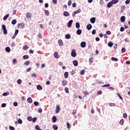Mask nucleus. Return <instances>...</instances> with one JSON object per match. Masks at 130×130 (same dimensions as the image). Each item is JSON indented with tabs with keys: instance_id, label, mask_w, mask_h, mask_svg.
<instances>
[{
	"instance_id": "1",
	"label": "nucleus",
	"mask_w": 130,
	"mask_h": 130,
	"mask_svg": "<svg viewBox=\"0 0 130 130\" xmlns=\"http://www.w3.org/2000/svg\"><path fill=\"white\" fill-rule=\"evenodd\" d=\"M2 29L4 32V34L5 35H6V34H8V30H7V27H6V25L5 24L2 25Z\"/></svg>"
},
{
	"instance_id": "2",
	"label": "nucleus",
	"mask_w": 130,
	"mask_h": 130,
	"mask_svg": "<svg viewBox=\"0 0 130 130\" xmlns=\"http://www.w3.org/2000/svg\"><path fill=\"white\" fill-rule=\"evenodd\" d=\"M71 55L73 57H76L77 56V53H76V49H73L72 50Z\"/></svg>"
},
{
	"instance_id": "3",
	"label": "nucleus",
	"mask_w": 130,
	"mask_h": 130,
	"mask_svg": "<svg viewBox=\"0 0 130 130\" xmlns=\"http://www.w3.org/2000/svg\"><path fill=\"white\" fill-rule=\"evenodd\" d=\"M24 27H25V24L24 23H18V27L21 28V29H23Z\"/></svg>"
},
{
	"instance_id": "4",
	"label": "nucleus",
	"mask_w": 130,
	"mask_h": 130,
	"mask_svg": "<svg viewBox=\"0 0 130 130\" xmlns=\"http://www.w3.org/2000/svg\"><path fill=\"white\" fill-rule=\"evenodd\" d=\"M72 24H73V20H71L68 22L67 24L68 28H71V27H72Z\"/></svg>"
},
{
	"instance_id": "5",
	"label": "nucleus",
	"mask_w": 130,
	"mask_h": 130,
	"mask_svg": "<svg viewBox=\"0 0 130 130\" xmlns=\"http://www.w3.org/2000/svg\"><path fill=\"white\" fill-rule=\"evenodd\" d=\"M90 22L92 23V24H94L95 22H96V18L95 17H92L90 19Z\"/></svg>"
},
{
	"instance_id": "6",
	"label": "nucleus",
	"mask_w": 130,
	"mask_h": 130,
	"mask_svg": "<svg viewBox=\"0 0 130 130\" xmlns=\"http://www.w3.org/2000/svg\"><path fill=\"white\" fill-rule=\"evenodd\" d=\"M112 5L113 4L112 2L111 1L107 4V7L108 8H111V7H112Z\"/></svg>"
},
{
	"instance_id": "7",
	"label": "nucleus",
	"mask_w": 130,
	"mask_h": 130,
	"mask_svg": "<svg viewBox=\"0 0 130 130\" xmlns=\"http://www.w3.org/2000/svg\"><path fill=\"white\" fill-rule=\"evenodd\" d=\"M67 84H68V81L67 80L62 81V86H63L64 87L67 86Z\"/></svg>"
},
{
	"instance_id": "8",
	"label": "nucleus",
	"mask_w": 130,
	"mask_h": 130,
	"mask_svg": "<svg viewBox=\"0 0 130 130\" xmlns=\"http://www.w3.org/2000/svg\"><path fill=\"white\" fill-rule=\"evenodd\" d=\"M54 56L55 58H59V56H58V53H57V52H55L54 53Z\"/></svg>"
},
{
	"instance_id": "9",
	"label": "nucleus",
	"mask_w": 130,
	"mask_h": 130,
	"mask_svg": "<svg viewBox=\"0 0 130 130\" xmlns=\"http://www.w3.org/2000/svg\"><path fill=\"white\" fill-rule=\"evenodd\" d=\"M58 44L59 45V46H62V45L63 44V42H62V40H59L58 41Z\"/></svg>"
},
{
	"instance_id": "10",
	"label": "nucleus",
	"mask_w": 130,
	"mask_h": 130,
	"mask_svg": "<svg viewBox=\"0 0 130 130\" xmlns=\"http://www.w3.org/2000/svg\"><path fill=\"white\" fill-rule=\"evenodd\" d=\"M63 15L64 16V17H69V16H70V13L68 12V11H64Z\"/></svg>"
},
{
	"instance_id": "11",
	"label": "nucleus",
	"mask_w": 130,
	"mask_h": 130,
	"mask_svg": "<svg viewBox=\"0 0 130 130\" xmlns=\"http://www.w3.org/2000/svg\"><path fill=\"white\" fill-rule=\"evenodd\" d=\"M81 47H82V48H84V47H86V42H82L80 44Z\"/></svg>"
},
{
	"instance_id": "12",
	"label": "nucleus",
	"mask_w": 130,
	"mask_h": 130,
	"mask_svg": "<svg viewBox=\"0 0 130 130\" xmlns=\"http://www.w3.org/2000/svg\"><path fill=\"white\" fill-rule=\"evenodd\" d=\"M60 111V108L59 107V106H57L56 108V113H58L59 111Z\"/></svg>"
},
{
	"instance_id": "13",
	"label": "nucleus",
	"mask_w": 130,
	"mask_h": 130,
	"mask_svg": "<svg viewBox=\"0 0 130 130\" xmlns=\"http://www.w3.org/2000/svg\"><path fill=\"white\" fill-rule=\"evenodd\" d=\"M26 16L27 19H28V18H30L32 17V14H31V13H27L26 14Z\"/></svg>"
},
{
	"instance_id": "14",
	"label": "nucleus",
	"mask_w": 130,
	"mask_h": 130,
	"mask_svg": "<svg viewBox=\"0 0 130 130\" xmlns=\"http://www.w3.org/2000/svg\"><path fill=\"white\" fill-rule=\"evenodd\" d=\"M76 33L77 35H81V34H82V30L81 29H78L77 30Z\"/></svg>"
},
{
	"instance_id": "15",
	"label": "nucleus",
	"mask_w": 130,
	"mask_h": 130,
	"mask_svg": "<svg viewBox=\"0 0 130 130\" xmlns=\"http://www.w3.org/2000/svg\"><path fill=\"white\" fill-rule=\"evenodd\" d=\"M32 98H28L27 99V102H28V103H30V104H31V103H32Z\"/></svg>"
},
{
	"instance_id": "16",
	"label": "nucleus",
	"mask_w": 130,
	"mask_h": 130,
	"mask_svg": "<svg viewBox=\"0 0 130 130\" xmlns=\"http://www.w3.org/2000/svg\"><path fill=\"white\" fill-rule=\"evenodd\" d=\"M86 28L87 30H91L92 29V25L91 24H89L87 25Z\"/></svg>"
},
{
	"instance_id": "17",
	"label": "nucleus",
	"mask_w": 130,
	"mask_h": 130,
	"mask_svg": "<svg viewBox=\"0 0 130 130\" xmlns=\"http://www.w3.org/2000/svg\"><path fill=\"white\" fill-rule=\"evenodd\" d=\"M120 21L121 22H124L125 21V16H121L120 18Z\"/></svg>"
},
{
	"instance_id": "18",
	"label": "nucleus",
	"mask_w": 130,
	"mask_h": 130,
	"mask_svg": "<svg viewBox=\"0 0 130 130\" xmlns=\"http://www.w3.org/2000/svg\"><path fill=\"white\" fill-rule=\"evenodd\" d=\"M81 12H82V10L81 9H78V10L74 11V13L77 15V14H79V13H81Z\"/></svg>"
},
{
	"instance_id": "19",
	"label": "nucleus",
	"mask_w": 130,
	"mask_h": 130,
	"mask_svg": "<svg viewBox=\"0 0 130 130\" xmlns=\"http://www.w3.org/2000/svg\"><path fill=\"white\" fill-rule=\"evenodd\" d=\"M64 77L65 79H68V78L69 77V73L68 72L64 73Z\"/></svg>"
},
{
	"instance_id": "20",
	"label": "nucleus",
	"mask_w": 130,
	"mask_h": 130,
	"mask_svg": "<svg viewBox=\"0 0 130 130\" xmlns=\"http://www.w3.org/2000/svg\"><path fill=\"white\" fill-rule=\"evenodd\" d=\"M52 122H56V117L55 116H53L52 118Z\"/></svg>"
},
{
	"instance_id": "21",
	"label": "nucleus",
	"mask_w": 130,
	"mask_h": 130,
	"mask_svg": "<svg viewBox=\"0 0 130 130\" xmlns=\"http://www.w3.org/2000/svg\"><path fill=\"white\" fill-rule=\"evenodd\" d=\"M111 2L113 5H115L118 3V0H112Z\"/></svg>"
},
{
	"instance_id": "22",
	"label": "nucleus",
	"mask_w": 130,
	"mask_h": 130,
	"mask_svg": "<svg viewBox=\"0 0 130 130\" xmlns=\"http://www.w3.org/2000/svg\"><path fill=\"white\" fill-rule=\"evenodd\" d=\"M73 63L75 67H77L78 66V60H75L73 61Z\"/></svg>"
},
{
	"instance_id": "23",
	"label": "nucleus",
	"mask_w": 130,
	"mask_h": 130,
	"mask_svg": "<svg viewBox=\"0 0 130 130\" xmlns=\"http://www.w3.org/2000/svg\"><path fill=\"white\" fill-rule=\"evenodd\" d=\"M9 16H10V14H6L3 18V20L4 21H6V20H7V19H8V18H9Z\"/></svg>"
},
{
	"instance_id": "24",
	"label": "nucleus",
	"mask_w": 130,
	"mask_h": 130,
	"mask_svg": "<svg viewBox=\"0 0 130 130\" xmlns=\"http://www.w3.org/2000/svg\"><path fill=\"white\" fill-rule=\"evenodd\" d=\"M5 50L6 52H11V48L10 47H7L5 48Z\"/></svg>"
},
{
	"instance_id": "25",
	"label": "nucleus",
	"mask_w": 130,
	"mask_h": 130,
	"mask_svg": "<svg viewBox=\"0 0 130 130\" xmlns=\"http://www.w3.org/2000/svg\"><path fill=\"white\" fill-rule=\"evenodd\" d=\"M112 60H113L114 61H118V59L117 58H115L114 57H112L111 58Z\"/></svg>"
},
{
	"instance_id": "26",
	"label": "nucleus",
	"mask_w": 130,
	"mask_h": 130,
	"mask_svg": "<svg viewBox=\"0 0 130 130\" xmlns=\"http://www.w3.org/2000/svg\"><path fill=\"white\" fill-rule=\"evenodd\" d=\"M37 89H38V90H42V86H41L40 85H37Z\"/></svg>"
},
{
	"instance_id": "27",
	"label": "nucleus",
	"mask_w": 130,
	"mask_h": 130,
	"mask_svg": "<svg viewBox=\"0 0 130 130\" xmlns=\"http://www.w3.org/2000/svg\"><path fill=\"white\" fill-rule=\"evenodd\" d=\"M17 121H18L19 124H22V123H23V121L22 120V119H21L20 118L17 120Z\"/></svg>"
},
{
	"instance_id": "28",
	"label": "nucleus",
	"mask_w": 130,
	"mask_h": 130,
	"mask_svg": "<svg viewBox=\"0 0 130 130\" xmlns=\"http://www.w3.org/2000/svg\"><path fill=\"white\" fill-rule=\"evenodd\" d=\"M23 59H28L29 58V55H25L23 56Z\"/></svg>"
},
{
	"instance_id": "29",
	"label": "nucleus",
	"mask_w": 130,
	"mask_h": 130,
	"mask_svg": "<svg viewBox=\"0 0 130 130\" xmlns=\"http://www.w3.org/2000/svg\"><path fill=\"white\" fill-rule=\"evenodd\" d=\"M76 28H77V29H79L80 28V23L79 22H76Z\"/></svg>"
},
{
	"instance_id": "30",
	"label": "nucleus",
	"mask_w": 130,
	"mask_h": 130,
	"mask_svg": "<svg viewBox=\"0 0 130 130\" xmlns=\"http://www.w3.org/2000/svg\"><path fill=\"white\" fill-rule=\"evenodd\" d=\"M16 23H17V20L16 19H14L12 21V25H16Z\"/></svg>"
},
{
	"instance_id": "31",
	"label": "nucleus",
	"mask_w": 130,
	"mask_h": 130,
	"mask_svg": "<svg viewBox=\"0 0 130 130\" xmlns=\"http://www.w3.org/2000/svg\"><path fill=\"white\" fill-rule=\"evenodd\" d=\"M65 38H66V39H70V38H71V35H70L69 34L66 35L65 36Z\"/></svg>"
},
{
	"instance_id": "32",
	"label": "nucleus",
	"mask_w": 130,
	"mask_h": 130,
	"mask_svg": "<svg viewBox=\"0 0 130 130\" xmlns=\"http://www.w3.org/2000/svg\"><path fill=\"white\" fill-rule=\"evenodd\" d=\"M28 48H29V47H28L27 45H24V46H23V49L24 50H27V49H28Z\"/></svg>"
},
{
	"instance_id": "33",
	"label": "nucleus",
	"mask_w": 130,
	"mask_h": 130,
	"mask_svg": "<svg viewBox=\"0 0 130 130\" xmlns=\"http://www.w3.org/2000/svg\"><path fill=\"white\" fill-rule=\"evenodd\" d=\"M109 106H111V107H115V104H114V103H110L109 104Z\"/></svg>"
},
{
	"instance_id": "34",
	"label": "nucleus",
	"mask_w": 130,
	"mask_h": 130,
	"mask_svg": "<svg viewBox=\"0 0 130 130\" xmlns=\"http://www.w3.org/2000/svg\"><path fill=\"white\" fill-rule=\"evenodd\" d=\"M35 128L37 130H42L41 128H40V127L39 126V125H37L35 126Z\"/></svg>"
},
{
	"instance_id": "35",
	"label": "nucleus",
	"mask_w": 130,
	"mask_h": 130,
	"mask_svg": "<svg viewBox=\"0 0 130 130\" xmlns=\"http://www.w3.org/2000/svg\"><path fill=\"white\" fill-rule=\"evenodd\" d=\"M108 45L109 47H112V46H113V43H112V42H109L108 44Z\"/></svg>"
},
{
	"instance_id": "36",
	"label": "nucleus",
	"mask_w": 130,
	"mask_h": 130,
	"mask_svg": "<svg viewBox=\"0 0 130 130\" xmlns=\"http://www.w3.org/2000/svg\"><path fill=\"white\" fill-rule=\"evenodd\" d=\"M64 91L67 94H69V88L68 87H65L64 88Z\"/></svg>"
},
{
	"instance_id": "37",
	"label": "nucleus",
	"mask_w": 130,
	"mask_h": 130,
	"mask_svg": "<svg viewBox=\"0 0 130 130\" xmlns=\"http://www.w3.org/2000/svg\"><path fill=\"white\" fill-rule=\"evenodd\" d=\"M18 33H19V30H18V29H16L15 30V34H14V37L15 36H17V35H18Z\"/></svg>"
},
{
	"instance_id": "38",
	"label": "nucleus",
	"mask_w": 130,
	"mask_h": 130,
	"mask_svg": "<svg viewBox=\"0 0 130 130\" xmlns=\"http://www.w3.org/2000/svg\"><path fill=\"white\" fill-rule=\"evenodd\" d=\"M27 120H28V121H32V117L28 116V117H27Z\"/></svg>"
},
{
	"instance_id": "39",
	"label": "nucleus",
	"mask_w": 130,
	"mask_h": 130,
	"mask_svg": "<svg viewBox=\"0 0 130 130\" xmlns=\"http://www.w3.org/2000/svg\"><path fill=\"white\" fill-rule=\"evenodd\" d=\"M85 74V70H83L80 72V75H81V76H83V75Z\"/></svg>"
},
{
	"instance_id": "40",
	"label": "nucleus",
	"mask_w": 130,
	"mask_h": 130,
	"mask_svg": "<svg viewBox=\"0 0 130 130\" xmlns=\"http://www.w3.org/2000/svg\"><path fill=\"white\" fill-rule=\"evenodd\" d=\"M17 84H18V85H21V84H22V80H21V79H18L17 80Z\"/></svg>"
},
{
	"instance_id": "41",
	"label": "nucleus",
	"mask_w": 130,
	"mask_h": 130,
	"mask_svg": "<svg viewBox=\"0 0 130 130\" xmlns=\"http://www.w3.org/2000/svg\"><path fill=\"white\" fill-rule=\"evenodd\" d=\"M45 13L46 16H49V12L48 10H45Z\"/></svg>"
},
{
	"instance_id": "42",
	"label": "nucleus",
	"mask_w": 130,
	"mask_h": 130,
	"mask_svg": "<svg viewBox=\"0 0 130 130\" xmlns=\"http://www.w3.org/2000/svg\"><path fill=\"white\" fill-rule=\"evenodd\" d=\"M34 105L35 106H38V105H39V103H38V102H35Z\"/></svg>"
},
{
	"instance_id": "43",
	"label": "nucleus",
	"mask_w": 130,
	"mask_h": 130,
	"mask_svg": "<svg viewBox=\"0 0 130 130\" xmlns=\"http://www.w3.org/2000/svg\"><path fill=\"white\" fill-rule=\"evenodd\" d=\"M67 128H71V124H70V123L68 122L67 123Z\"/></svg>"
},
{
	"instance_id": "44",
	"label": "nucleus",
	"mask_w": 130,
	"mask_h": 130,
	"mask_svg": "<svg viewBox=\"0 0 130 130\" xmlns=\"http://www.w3.org/2000/svg\"><path fill=\"white\" fill-rule=\"evenodd\" d=\"M24 64H25V66H29V64H30V61H26L25 62Z\"/></svg>"
},
{
	"instance_id": "45",
	"label": "nucleus",
	"mask_w": 130,
	"mask_h": 130,
	"mask_svg": "<svg viewBox=\"0 0 130 130\" xmlns=\"http://www.w3.org/2000/svg\"><path fill=\"white\" fill-rule=\"evenodd\" d=\"M53 128L54 129V130H57V128H58V127L56 125H54L53 126Z\"/></svg>"
},
{
	"instance_id": "46",
	"label": "nucleus",
	"mask_w": 130,
	"mask_h": 130,
	"mask_svg": "<svg viewBox=\"0 0 130 130\" xmlns=\"http://www.w3.org/2000/svg\"><path fill=\"white\" fill-rule=\"evenodd\" d=\"M125 51H126L125 48H122L121 49V52H122V53H124V52H125Z\"/></svg>"
},
{
	"instance_id": "47",
	"label": "nucleus",
	"mask_w": 130,
	"mask_h": 130,
	"mask_svg": "<svg viewBox=\"0 0 130 130\" xmlns=\"http://www.w3.org/2000/svg\"><path fill=\"white\" fill-rule=\"evenodd\" d=\"M36 120H37V117H34L33 118V119H32V122H34V123L36 122Z\"/></svg>"
},
{
	"instance_id": "48",
	"label": "nucleus",
	"mask_w": 130,
	"mask_h": 130,
	"mask_svg": "<svg viewBox=\"0 0 130 130\" xmlns=\"http://www.w3.org/2000/svg\"><path fill=\"white\" fill-rule=\"evenodd\" d=\"M119 123L121 124V125H122L123 124V119H122L120 120Z\"/></svg>"
},
{
	"instance_id": "49",
	"label": "nucleus",
	"mask_w": 130,
	"mask_h": 130,
	"mask_svg": "<svg viewBox=\"0 0 130 130\" xmlns=\"http://www.w3.org/2000/svg\"><path fill=\"white\" fill-rule=\"evenodd\" d=\"M10 93H9L8 92H4L3 94V96H8V95H9Z\"/></svg>"
},
{
	"instance_id": "50",
	"label": "nucleus",
	"mask_w": 130,
	"mask_h": 130,
	"mask_svg": "<svg viewBox=\"0 0 130 130\" xmlns=\"http://www.w3.org/2000/svg\"><path fill=\"white\" fill-rule=\"evenodd\" d=\"M123 117L124 118H127V114L126 113H124L123 115Z\"/></svg>"
},
{
	"instance_id": "51",
	"label": "nucleus",
	"mask_w": 130,
	"mask_h": 130,
	"mask_svg": "<svg viewBox=\"0 0 130 130\" xmlns=\"http://www.w3.org/2000/svg\"><path fill=\"white\" fill-rule=\"evenodd\" d=\"M110 86V84H105L104 85H103L102 87L103 88H105L106 87H109Z\"/></svg>"
},
{
	"instance_id": "52",
	"label": "nucleus",
	"mask_w": 130,
	"mask_h": 130,
	"mask_svg": "<svg viewBox=\"0 0 130 130\" xmlns=\"http://www.w3.org/2000/svg\"><path fill=\"white\" fill-rule=\"evenodd\" d=\"M91 33H92V35H95V34H96V29H93Z\"/></svg>"
},
{
	"instance_id": "53",
	"label": "nucleus",
	"mask_w": 130,
	"mask_h": 130,
	"mask_svg": "<svg viewBox=\"0 0 130 130\" xmlns=\"http://www.w3.org/2000/svg\"><path fill=\"white\" fill-rule=\"evenodd\" d=\"M9 129H10V130H15V127L12 126H9Z\"/></svg>"
},
{
	"instance_id": "54",
	"label": "nucleus",
	"mask_w": 130,
	"mask_h": 130,
	"mask_svg": "<svg viewBox=\"0 0 130 130\" xmlns=\"http://www.w3.org/2000/svg\"><path fill=\"white\" fill-rule=\"evenodd\" d=\"M68 6H71V5H72V0H69V1H68Z\"/></svg>"
},
{
	"instance_id": "55",
	"label": "nucleus",
	"mask_w": 130,
	"mask_h": 130,
	"mask_svg": "<svg viewBox=\"0 0 130 130\" xmlns=\"http://www.w3.org/2000/svg\"><path fill=\"white\" fill-rule=\"evenodd\" d=\"M1 106L3 108H5V107H6V106H7V104L6 103H3L2 104Z\"/></svg>"
},
{
	"instance_id": "56",
	"label": "nucleus",
	"mask_w": 130,
	"mask_h": 130,
	"mask_svg": "<svg viewBox=\"0 0 130 130\" xmlns=\"http://www.w3.org/2000/svg\"><path fill=\"white\" fill-rule=\"evenodd\" d=\"M117 95L120 98V99H121V100H122V97H121L119 93H117Z\"/></svg>"
},
{
	"instance_id": "57",
	"label": "nucleus",
	"mask_w": 130,
	"mask_h": 130,
	"mask_svg": "<svg viewBox=\"0 0 130 130\" xmlns=\"http://www.w3.org/2000/svg\"><path fill=\"white\" fill-rule=\"evenodd\" d=\"M32 77H33L34 78H36V77H37V75H36V74L35 73H33L32 75H31Z\"/></svg>"
},
{
	"instance_id": "58",
	"label": "nucleus",
	"mask_w": 130,
	"mask_h": 130,
	"mask_svg": "<svg viewBox=\"0 0 130 130\" xmlns=\"http://www.w3.org/2000/svg\"><path fill=\"white\" fill-rule=\"evenodd\" d=\"M89 62L91 63L93 62V58L92 57L90 58L89 59Z\"/></svg>"
},
{
	"instance_id": "59",
	"label": "nucleus",
	"mask_w": 130,
	"mask_h": 130,
	"mask_svg": "<svg viewBox=\"0 0 130 130\" xmlns=\"http://www.w3.org/2000/svg\"><path fill=\"white\" fill-rule=\"evenodd\" d=\"M83 93H84V95H89V92H88V91H84Z\"/></svg>"
},
{
	"instance_id": "60",
	"label": "nucleus",
	"mask_w": 130,
	"mask_h": 130,
	"mask_svg": "<svg viewBox=\"0 0 130 130\" xmlns=\"http://www.w3.org/2000/svg\"><path fill=\"white\" fill-rule=\"evenodd\" d=\"M38 111L39 113H41V112H42V109L41 108L39 109Z\"/></svg>"
},
{
	"instance_id": "61",
	"label": "nucleus",
	"mask_w": 130,
	"mask_h": 130,
	"mask_svg": "<svg viewBox=\"0 0 130 130\" xmlns=\"http://www.w3.org/2000/svg\"><path fill=\"white\" fill-rule=\"evenodd\" d=\"M13 105H14V106H18V103H17L16 102H14V103H13Z\"/></svg>"
},
{
	"instance_id": "62",
	"label": "nucleus",
	"mask_w": 130,
	"mask_h": 130,
	"mask_svg": "<svg viewBox=\"0 0 130 130\" xmlns=\"http://www.w3.org/2000/svg\"><path fill=\"white\" fill-rule=\"evenodd\" d=\"M75 74V71L73 70L72 71H71V75L72 76H74V74Z\"/></svg>"
},
{
	"instance_id": "63",
	"label": "nucleus",
	"mask_w": 130,
	"mask_h": 130,
	"mask_svg": "<svg viewBox=\"0 0 130 130\" xmlns=\"http://www.w3.org/2000/svg\"><path fill=\"white\" fill-rule=\"evenodd\" d=\"M12 61H13V63H16V62H17V59H13Z\"/></svg>"
},
{
	"instance_id": "64",
	"label": "nucleus",
	"mask_w": 130,
	"mask_h": 130,
	"mask_svg": "<svg viewBox=\"0 0 130 130\" xmlns=\"http://www.w3.org/2000/svg\"><path fill=\"white\" fill-rule=\"evenodd\" d=\"M126 64H130V61L129 60H127L125 62Z\"/></svg>"
}]
</instances>
